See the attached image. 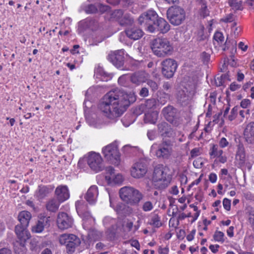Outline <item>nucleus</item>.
<instances>
[{
	"label": "nucleus",
	"instance_id": "obj_1",
	"mask_svg": "<svg viewBox=\"0 0 254 254\" xmlns=\"http://www.w3.org/2000/svg\"><path fill=\"white\" fill-rule=\"evenodd\" d=\"M134 98L123 91L114 89L109 91L103 97L99 105L100 110L110 119L122 116Z\"/></svg>",
	"mask_w": 254,
	"mask_h": 254
},
{
	"label": "nucleus",
	"instance_id": "obj_2",
	"mask_svg": "<svg viewBox=\"0 0 254 254\" xmlns=\"http://www.w3.org/2000/svg\"><path fill=\"white\" fill-rule=\"evenodd\" d=\"M151 49L155 55L160 58L170 55L174 50L170 41L166 38L154 39L151 43Z\"/></svg>",
	"mask_w": 254,
	"mask_h": 254
},
{
	"label": "nucleus",
	"instance_id": "obj_3",
	"mask_svg": "<svg viewBox=\"0 0 254 254\" xmlns=\"http://www.w3.org/2000/svg\"><path fill=\"white\" fill-rule=\"evenodd\" d=\"M87 163L95 173H98L105 170L107 174L112 175L114 173L115 170L113 167L109 166L105 167L103 165V159L99 153H89L87 158Z\"/></svg>",
	"mask_w": 254,
	"mask_h": 254
},
{
	"label": "nucleus",
	"instance_id": "obj_4",
	"mask_svg": "<svg viewBox=\"0 0 254 254\" xmlns=\"http://www.w3.org/2000/svg\"><path fill=\"white\" fill-rule=\"evenodd\" d=\"M121 198L130 205L137 204L143 195L138 190L131 187H124L119 191Z\"/></svg>",
	"mask_w": 254,
	"mask_h": 254
},
{
	"label": "nucleus",
	"instance_id": "obj_5",
	"mask_svg": "<svg viewBox=\"0 0 254 254\" xmlns=\"http://www.w3.org/2000/svg\"><path fill=\"white\" fill-rule=\"evenodd\" d=\"M27 227L23 226L20 223L15 228L18 240L14 243V250L15 253L18 254H23L25 252V242L30 237V233L26 230Z\"/></svg>",
	"mask_w": 254,
	"mask_h": 254
},
{
	"label": "nucleus",
	"instance_id": "obj_6",
	"mask_svg": "<svg viewBox=\"0 0 254 254\" xmlns=\"http://www.w3.org/2000/svg\"><path fill=\"white\" fill-rule=\"evenodd\" d=\"M158 15L155 11L148 10L143 12L138 18V22L140 25H143L147 30L151 32H155V28L153 26L157 20Z\"/></svg>",
	"mask_w": 254,
	"mask_h": 254
},
{
	"label": "nucleus",
	"instance_id": "obj_7",
	"mask_svg": "<svg viewBox=\"0 0 254 254\" xmlns=\"http://www.w3.org/2000/svg\"><path fill=\"white\" fill-rule=\"evenodd\" d=\"M59 242L61 245L66 246L67 253L72 254L75 248L80 244V239L75 235L64 234L59 237Z\"/></svg>",
	"mask_w": 254,
	"mask_h": 254
},
{
	"label": "nucleus",
	"instance_id": "obj_8",
	"mask_svg": "<svg viewBox=\"0 0 254 254\" xmlns=\"http://www.w3.org/2000/svg\"><path fill=\"white\" fill-rule=\"evenodd\" d=\"M167 17L170 23L176 26L181 24L186 18L184 9L179 6L171 7L167 10Z\"/></svg>",
	"mask_w": 254,
	"mask_h": 254
},
{
	"label": "nucleus",
	"instance_id": "obj_9",
	"mask_svg": "<svg viewBox=\"0 0 254 254\" xmlns=\"http://www.w3.org/2000/svg\"><path fill=\"white\" fill-rule=\"evenodd\" d=\"M102 152L105 159L116 165L119 164L120 154L116 143H112L102 148Z\"/></svg>",
	"mask_w": 254,
	"mask_h": 254
},
{
	"label": "nucleus",
	"instance_id": "obj_10",
	"mask_svg": "<svg viewBox=\"0 0 254 254\" xmlns=\"http://www.w3.org/2000/svg\"><path fill=\"white\" fill-rule=\"evenodd\" d=\"M173 145L170 140L163 141L158 145L156 155L158 158L168 159L173 153Z\"/></svg>",
	"mask_w": 254,
	"mask_h": 254
},
{
	"label": "nucleus",
	"instance_id": "obj_11",
	"mask_svg": "<svg viewBox=\"0 0 254 254\" xmlns=\"http://www.w3.org/2000/svg\"><path fill=\"white\" fill-rule=\"evenodd\" d=\"M162 72L167 78L173 77L177 68L176 61L171 59H167L161 63Z\"/></svg>",
	"mask_w": 254,
	"mask_h": 254
},
{
	"label": "nucleus",
	"instance_id": "obj_12",
	"mask_svg": "<svg viewBox=\"0 0 254 254\" xmlns=\"http://www.w3.org/2000/svg\"><path fill=\"white\" fill-rule=\"evenodd\" d=\"M162 114L165 118L170 123L178 126L179 124V115L176 109L172 106H168L164 108Z\"/></svg>",
	"mask_w": 254,
	"mask_h": 254
},
{
	"label": "nucleus",
	"instance_id": "obj_13",
	"mask_svg": "<svg viewBox=\"0 0 254 254\" xmlns=\"http://www.w3.org/2000/svg\"><path fill=\"white\" fill-rule=\"evenodd\" d=\"M73 219L65 212H60L57 216V223L61 230H65L71 228L73 224Z\"/></svg>",
	"mask_w": 254,
	"mask_h": 254
},
{
	"label": "nucleus",
	"instance_id": "obj_14",
	"mask_svg": "<svg viewBox=\"0 0 254 254\" xmlns=\"http://www.w3.org/2000/svg\"><path fill=\"white\" fill-rule=\"evenodd\" d=\"M125 52L123 50L111 52L108 56V59L117 68L121 67L124 64Z\"/></svg>",
	"mask_w": 254,
	"mask_h": 254
},
{
	"label": "nucleus",
	"instance_id": "obj_15",
	"mask_svg": "<svg viewBox=\"0 0 254 254\" xmlns=\"http://www.w3.org/2000/svg\"><path fill=\"white\" fill-rule=\"evenodd\" d=\"M223 153V150L217 144L210 145L209 154L211 159L216 158L220 163H224L227 161V158Z\"/></svg>",
	"mask_w": 254,
	"mask_h": 254
},
{
	"label": "nucleus",
	"instance_id": "obj_16",
	"mask_svg": "<svg viewBox=\"0 0 254 254\" xmlns=\"http://www.w3.org/2000/svg\"><path fill=\"white\" fill-rule=\"evenodd\" d=\"M171 178L170 176H153L152 184L157 189H164L170 183Z\"/></svg>",
	"mask_w": 254,
	"mask_h": 254
},
{
	"label": "nucleus",
	"instance_id": "obj_17",
	"mask_svg": "<svg viewBox=\"0 0 254 254\" xmlns=\"http://www.w3.org/2000/svg\"><path fill=\"white\" fill-rule=\"evenodd\" d=\"M131 175H145L147 172V163L144 160H140L134 163L130 169Z\"/></svg>",
	"mask_w": 254,
	"mask_h": 254
},
{
	"label": "nucleus",
	"instance_id": "obj_18",
	"mask_svg": "<svg viewBox=\"0 0 254 254\" xmlns=\"http://www.w3.org/2000/svg\"><path fill=\"white\" fill-rule=\"evenodd\" d=\"M75 207L78 214L83 219H87L91 217L87 205L83 200H77L75 202Z\"/></svg>",
	"mask_w": 254,
	"mask_h": 254
},
{
	"label": "nucleus",
	"instance_id": "obj_19",
	"mask_svg": "<svg viewBox=\"0 0 254 254\" xmlns=\"http://www.w3.org/2000/svg\"><path fill=\"white\" fill-rule=\"evenodd\" d=\"M244 136L248 144H254V122H251L247 125L244 131Z\"/></svg>",
	"mask_w": 254,
	"mask_h": 254
},
{
	"label": "nucleus",
	"instance_id": "obj_20",
	"mask_svg": "<svg viewBox=\"0 0 254 254\" xmlns=\"http://www.w3.org/2000/svg\"><path fill=\"white\" fill-rule=\"evenodd\" d=\"M125 32L128 38L133 40L140 39L143 34L142 30L136 26L128 28Z\"/></svg>",
	"mask_w": 254,
	"mask_h": 254
},
{
	"label": "nucleus",
	"instance_id": "obj_21",
	"mask_svg": "<svg viewBox=\"0 0 254 254\" xmlns=\"http://www.w3.org/2000/svg\"><path fill=\"white\" fill-rule=\"evenodd\" d=\"M55 194L57 199L62 202L67 200L69 197V191L66 186H58L55 190Z\"/></svg>",
	"mask_w": 254,
	"mask_h": 254
},
{
	"label": "nucleus",
	"instance_id": "obj_22",
	"mask_svg": "<svg viewBox=\"0 0 254 254\" xmlns=\"http://www.w3.org/2000/svg\"><path fill=\"white\" fill-rule=\"evenodd\" d=\"M98 195V191L97 187L96 186H92L88 190L85 196V198L90 204H94L96 201Z\"/></svg>",
	"mask_w": 254,
	"mask_h": 254
},
{
	"label": "nucleus",
	"instance_id": "obj_23",
	"mask_svg": "<svg viewBox=\"0 0 254 254\" xmlns=\"http://www.w3.org/2000/svg\"><path fill=\"white\" fill-rule=\"evenodd\" d=\"M154 26L153 27L155 28V32L159 31L162 33H167L170 28L169 24L164 18L159 17Z\"/></svg>",
	"mask_w": 254,
	"mask_h": 254
},
{
	"label": "nucleus",
	"instance_id": "obj_24",
	"mask_svg": "<svg viewBox=\"0 0 254 254\" xmlns=\"http://www.w3.org/2000/svg\"><path fill=\"white\" fill-rule=\"evenodd\" d=\"M50 217H44L38 221L37 224L33 227L32 231L35 233L42 232L44 227L50 226Z\"/></svg>",
	"mask_w": 254,
	"mask_h": 254
},
{
	"label": "nucleus",
	"instance_id": "obj_25",
	"mask_svg": "<svg viewBox=\"0 0 254 254\" xmlns=\"http://www.w3.org/2000/svg\"><path fill=\"white\" fill-rule=\"evenodd\" d=\"M148 75L144 71H138L133 74L130 79L132 83L139 85L141 83L146 82L148 78Z\"/></svg>",
	"mask_w": 254,
	"mask_h": 254
},
{
	"label": "nucleus",
	"instance_id": "obj_26",
	"mask_svg": "<svg viewBox=\"0 0 254 254\" xmlns=\"http://www.w3.org/2000/svg\"><path fill=\"white\" fill-rule=\"evenodd\" d=\"M236 160L240 165H243L245 162L246 153L244 145L242 143H239L237 146Z\"/></svg>",
	"mask_w": 254,
	"mask_h": 254
},
{
	"label": "nucleus",
	"instance_id": "obj_27",
	"mask_svg": "<svg viewBox=\"0 0 254 254\" xmlns=\"http://www.w3.org/2000/svg\"><path fill=\"white\" fill-rule=\"evenodd\" d=\"M95 74L97 78H100L101 80L107 81L112 79L113 75L111 73L106 72L103 68L98 66L95 69Z\"/></svg>",
	"mask_w": 254,
	"mask_h": 254
},
{
	"label": "nucleus",
	"instance_id": "obj_28",
	"mask_svg": "<svg viewBox=\"0 0 254 254\" xmlns=\"http://www.w3.org/2000/svg\"><path fill=\"white\" fill-rule=\"evenodd\" d=\"M144 120L145 123L155 124L158 119V112L156 110H151V111L144 112Z\"/></svg>",
	"mask_w": 254,
	"mask_h": 254
},
{
	"label": "nucleus",
	"instance_id": "obj_29",
	"mask_svg": "<svg viewBox=\"0 0 254 254\" xmlns=\"http://www.w3.org/2000/svg\"><path fill=\"white\" fill-rule=\"evenodd\" d=\"M105 177L106 181L108 185L114 186L115 185H121L124 180L123 176H103Z\"/></svg>",
	"mask_w": 254,
	"mask_h": 254
},
{
	"label": "nucleus",
	"instance_id": "obj_30",
	"mask_svg": "<svg viewBox=\"0 0 254 254\" xmlns=\"http://www.w3.org/2000/svg\"><path fill=\"white\" fill-rule=\"evenodd\" d=\"M18 218L21 225L24 226H28L31 218V214L28 211H23L19 213Z\"/></svg>",
	"mask_w": 254,
	"mask_h": 254
},
{
	"label": "nucleus",
	"instance_id": "obj_31",
	"mask_svg": "<svg viewBox=\"0 0 254 254\" xmlns=\"http://www.w3.org/2000/svg\"><path fill=\"white\" fill-rule=\"evenodd\" d=\"M61 202L58 199H51L46 203V209L50 212H55L58 210Z\"/></svg>",
	"mask_w": 254,
	"mask_h": 254
},
{
	"label": "nucleus",
	"instance_id": "obj_32",
	"mask_svg": "<svg viewBox=\"0 0 254 254\" xmlns=\"http://www.w3.org/2000/svg\"><path fill=\"white\" fill-rule=\"evenodd\" d=\"M156 102L155 99L151 98L147 100L145 103L141 105V108L143 112H148L155 110Z\"/></svg>",
	"mask_w": 254,
	"mask_h": 254
},
{
	"label": "nucleus",
	"instance_id": "obj_33",
	"mask_svg": "<svg viewBox=\"0 0 254 254\" xmlns=\"http://www.w3.org/2000/svg\"><path fill=\"white\" fill-rule=\"evenodd\" d=\"M52 188H50L45 186L39 187L38 190L36 193L37 197L39 199H43L52 191Z\"/></svg>",
	"mask_w": 254,
	"mask_h": 254
},
{
	"label": "nucleus",
	"instance_id": "obj_34",
	"mask_svg": "<svg viewBox=\"0 0 254 254\" xmlns=\"http://www.w3.org/2000/svg\"><path fill=\"white\" fill-rule=\"evenodd\" d=\"M193 93L191 92L186 93L185 90L180 93L179 98L180 101L184 105H187L190 101Z\"/></svg>",
	"mask_w": 254,
	"mask_h": 254
},
{
	"label": "nucleus",
	"instance_id": "obj_35",
	"mask_svg": "<svg viewBox=\"0 0 254 254\" xmlns=\"http://www.w3.org/2000/svg\"><path fill=\"white\" fill-rule=\"evenodd\" d=\"M148 224L152 225L156 228H159L162 226V223L160 220V217L157 214L154 213L152 214L150 221Z\"/></svg>",
	"mask_w": 254,
	"mask_h": 254
},
{
	"label": "nucleus",
	"instance_id": "obj_36",
	"mask_svg": "<svg viewBox=\"0 0 254 254\" xmlns=\"http://www.w3.org/2000/svg\"><path fill=\"white\" fill-rule=\"evenodd\" d=\"M133 22V18L127 13H124L123 16L120 19L119 24L122 26H126L131 24Z\"/></svg>",
	"mask_w": 254,
	"mask_h": 254
},
{
	"label": "nucleus",
	"instance_id": "obj_37",
	"mask_svg": "<svg viewBox=\"0 0 254 254\" xmlns=\"http://www.w3.org/2000/svg\"><path fill=\"white\" fill-rule=\"evenodd\" d=\"M229 49H230L231 53L232 54H234L236 52V42L235 41H233L231 43L230 41H228L227 40L226 41L225 43V47L223 49V50L225 51Z\"/></svg>",
	"mask_w": 254,
	"mask_h": 254
},
{
	"label": "nucleus",
	"instance_id": "obj_38",
	"mask_svg": "<svg viewBox=\"0 0 254 254\" xmlns=\"http://www.w3.org/2000/svg\"><path fill=\"white\" fill-rule=\"evenodd\" d=\"M168 168L162 164H157L154 167V175H164L167 173Z\"/></svg>",
	"mask_w": 254,
	"mask_h": 254
},
{
	"label": "nucleus",
	"instance_id": "obj_39",
	"mask_svg": "<svg viewBox=\"0 0 254 254\" xmlns=\"http://www.w3.org/2000/svg\"><path fill=\"white\" fill-rule=\"evenodd\" d=\"M169 99V95L163 92H160L157 97V100L161 105H164Z\"/></svg>",
	"mask_w": 254,
	"mask_h": 254
},
{
	"label": "nucleus",
	"instance_id": "obj_40",
	"mask_svg": "<svg viewBox=\"0 0 254 254\" xmlns=\"http://www.w3.org/2000/svg\"><path fill=\"white\" fill-rule=\"evenodd\" d=\"M229 5L235 10H240L242 6V2L238 0H228Z\"/></svg>",
	"mask_w": 254,
	"mask_h": 254
},
{
	"label": "nucleus",
	"instance_id": "obj_41",
	"mask_svg": "<svg viewBox=\"0 0 254 254\" xmlns=\"http://www.w3.org/2000/svg\"><path fill=\"white\" fill-rule=\"evenodd\" d=\"M248 213L249 215V222L251 224L253 230L254 231V208H249L248 209Z\"/></svg>",
	"mask_w": 254,
	"mask_h": 254
},
{
	"label": "nucleus",
	"instance_id": "obj_42",
	"mask_svg": "<svg viewBox=\"0 0 254 254\" xmlns=\"http://www.w3.org/2000/svg\"><path fill=\"white\" fill-rule=\"evenodd\" d=\"M224 236L223 232L216 231L213 235V239L216 242L223 243L225 241Z\"/></svg>",
	"mask_w": 254,
	"mask_h": 254
},
{
	"label": "nucleus",
	"instance_id": "obj_43",
	"mask_svg": "<svg viewBox=\"0 0 254 254\" xmlns=\"http://www.w3.org/2000/svg\"><path fill=\"white\" fill-rule=\"evenodd\" d=\"M213 39L218 44V45L222 44L224 40V37L222 33L220 32H216L214 35Z\"/></svg>",
	"mask_w": 254,
	"mask_h": 254
},
{
	"label": "nucleus",
	"instance_id": "obj_44",
	"mask_svg": "<svg viewBox=\"0 0 254 254\" xmlns=\"http://www.w3.org/2000/svg\"><path fill=\"white\" fill-rule=\"evenodd\" d=\"M158 128L160 132L162 133H167L169 128V126L166 122H163L158 125Z\"/></svg>",
	"mask_w": 254,
	"mask_h": 254
},
{
	"label": "nucleus",
	"instance_id": "obj_45",
	"mask_svg": "<svg viewBox=\"0 0 254 254\" xmlns=\"http://www.w3.org/2000/svg\"><path fill=\"white\" fill-rule=\"evenodd\" d=\"M239 107L235 106L231 111L230 114L228 116V119L232 121L236 119L239 111Z\"/></svg>",
	"mask_w": 254,
	"mask_h": 254
},
{
	"label": "nucleus",
	"instance_id": "obj_46",
	"mask_svg": "<svg viewBox=\"0 0 254 254\" xmlns=\"http://www.w3.org/2000/svg\"><path fill=\"white\" fill-rule=\"evenodd\" d=\"M124 14V12L121 9L115 10L112 14V18L115 19L119 22L120 19L123 16Z\"/></svg>",
	"mask_w": 254,
	"mask_h": 254
},
{
	"label": "nucleus",
	"instance_id": "obj_47",
	"mask_svg": "<svg viewBox=\"0 0 254 254\" xmlns=\"http://www.w3.org/2000/svg\"><path fill=\"white\" fill-rule=\"evenodd\" d=\"M199 14L203 18L209 15V11L207 8L206 4L201 5L199 10Z\"/></svg>",
	"mask_w": 254,
	"mask_h": 254
},
{
	"label": "nucleus",
	"instance_id": "obj_48",
	"mask_svg": "<svg viewBox=\"0 0 254 254\" xmlns=\"http://www.w3.org/2000/svg\"><path fill=\"white\" fill-rule=\"evenodd\" d=\"M153 208V203L150 201L145 202L142 206V209L144 211H151Z\"/></svg>",
	"mask_w": 254,
	"mask_h": 254
},
{
	"label": "nucleus",
	"instance_id": "obj_49",
	"mask_svg": "<svg viewBox=\"0 0 254 254\" xmlns=\"http://www.w3.org/2000/svg\"><path fill=\"white\" fill-rule=\"evenodd\" d=\"M147 84L150 87L151 90L153 91H156L158 88V84L151 79H147L146 80Z\"/></svg>",
	"mask_w": 254,
	"mask_h": 254
},
{
	"label": "nucleus",
	"instance_id": "obj_50",
	"mask_svg": "<svg viewBox=\"0 0 254 254\" xmlns=\"http://www.w3.org/2000/svg\"><path fill=\"white\" fill-rule=\"evenodd\" d=\"M98 9L97 7L93 4H90L87 6L85 9L87 13H94L97 12Z\"/></svg>",
	"mask_w": 254,
	"mask_h": 254
},
{
	"label": "nucleus",
	"instance_id": "obj_51",
	"mask_svg": "<svg viewBox=\"0 0 254 254\" xmlns=\"http://www.w3.org/2000/svg\"><path fill=\"white\" fill-rule=\"evenodd\" d=\"M207 39V36L204 35V31L202 29H200L197 32V40L198 41H205Z\"/></svg>",
	"mask_w": 254,
	"mask_h": 254
},
{
	"label": "nucleus",
	"instance_id": "obj_52",
	"mask_svg": "<svg viewBox=\"0 0 254 254\" xmlns=\"http://www.w3.org/2000/svg\"><path fill=\"white\" fill-rule=\"evenodd\" d=\"M223 205L226 210H230L231 209V200L228 198H224L223 201Z\"/></svg>",
	"mask_w": 254,
	"mask_h": 254
},
{
	"label": "nucleus",
	"instance_id": "obj_53",
	"mask_svg": "<svg viewBox=\"0 0 254 254\" xmlns=\"http://www.w3.org/2000/svg\"><path fill=\"white\" fill-rule=\"evenodd\" d=\"M229 145V142L225 137L221 138L219 141V146L220 148H225Z\"/></svg>",
	"mask_w": 254,
	"mask_h": 254
},
{
	"label": "nucleus",
	"instance_id": "obj_54",
	"mask_svg": "<svg viewBox=\"0 0 254 254\" xmlns=\"http://www.w3.org/2000/svg\"><path fill=\"white\" fill-rule=\"evenodd\" d=\"M241 86L240 84L237 83L236 82H233L230 84L229 88L231 91H235L240 89Z\"/></svg>",
	"mask_w": 254,
	"mask_h": 254
},
{
	"label": "nucleus",
	"instance_id": "obj_55",
	"mask_svg": "<svg viewBox=\"0 0 254 254\" xmlns=\"http://www.w3.org/2000/svg\"><path fill=\"white\" fill-rule=\"evenodd\" d=\"M97 9L101 12L104 13L109 9V7L107 5L99 4Z\"/></svg>",
	"mask_w": 254,
	"mask_h": 254
},
{
	"label": "nucleus",
	"instance_id": "obj_56",
	"mask_svg": "<svg viewBox=\"0 0 254 254\" xmlns=\"http://www.w3.org/2000/svg\"><path fill=\"white\" fill-rule=\"evenodd\" d=\"M251 104V101L249 99L243 100L240 104L241 107L243 108H247Z\"/></svg>",
	"mask_w": 254,
	"mask_h": 254
},
{
	"label": "nucleus",
	"instance_id": "obj_57",
	"mask_svg": "<svg viewBox=\"0 0 254 254\" xmlns=\"http://www.w3.org/2000/svg\"><path fill=\"white\" fill-rule=\"evenodd\" d=\"M200 154V150L198 148H195L191 150L190 151V154L192 157H196L199 155Z\"/></svg>",
	"mask_w": 254,
	"mask_h": 254
},
{
	"label": "nucleus",
	"instance_id": "obj_58",
	"mask_svg": "<svg viewBox=\"0 0 254 254\" xmlns=\"http://www.w3.org/2000/svg\"><path fill=\"white\" fill-rule=\"evenodd\" d=\"M139 95L142 97H146L148 95V90L146 87H143L139 92Z\"/></svg>",
	"mask_w": 254,
	"mask_h": 254
},
{
	"label": "nucleus",
	"instance_id": "obj_59",
	"mask_svg": "<svg viewBox=\"0 0 254 254\" xmlns=\"http://www.w3.org/2000/svg\"><path fill=\"white\" fill-rule=\"evenodd\" d=\"M130 245L132 247L135 248L137 250H140V244L137 240H131Z\"/></svg>",
	"mask_w": 254,
	"mask_h": 254
},
{
	"label": "nucleus",
	"instance_id": "obj_60",
	"mask_svg": "<svg viewBox=\"0 0 254 254\" xmlns=\"http://www.w3.org/2000/svg\"><path fill=\"white\" fill-rule=\"evenodd\" d=\"M158 253L159 254H168L169 248L167 247L165 248L160 247L158 249Z\"/></svg>",
	"mask_w": 254,
	"mask_h": 254
},
{
	"label": "nucleus",
	"instance_id": "obj_61",
	"mask_svg": "<svg viewBox=\"0 0 254 254\" xmlns=\"http://www.w3.org/2000/svg\"><path fill=\"white\" fill-rule=\"evenodd\" d=\"M202 162L201 159H198L195 160L193 162V166L197 168H201L202 166Z\"/></svg>",
	"mask_w": 254,
	"mask_h": 254
},
{
	"label": "nucleus",
	"instance_id": "obj_62",
	"mask_svg": "<svg viewBox=\"0 0 254 254\" xmlns=\"http://www.w3.org/2000/svg\"><path fill=\"white\" fill-rule=\"evenodd\" d=\"M219 246L218 245H211L209 248L213 253H216L218 251Z\"/></svg>",
	"mask_w": 254,
	"mask_h": 254
},
{
	"label": "nucleus",
	"instance_id": "obj_63",
	"mask_svg": "<svg viewBox=\"0 0 254 254\" xmlns=\"http://www.w3.org/2000/svg\"><path fill=\"white\" fill-rule=\"evenodd\" d=\"M238 48L243 51L245 52L247 50L248 46L247 45H245L244 42H240L238 44Z\"/></svg>",
	"mask_w": 254,
	"mask_h": 254
},
{
	"label": "nucleus",
	"instance_id": "obj_64",
	"mask_svg": "<svg viewBox=\"0 0 254 254\" xmlns=\"http://www.w3.org/2000/svg\"><path fill=\"white\" fill-rule=\"evenodd\" d=\"M0 254H12V253L10 250L4 248L0 249Z\"/></svg>",
	"mask_w": 254,
	"mask_h": 254
}]
</instances>
